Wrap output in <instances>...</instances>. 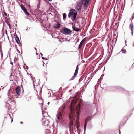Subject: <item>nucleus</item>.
I'll use <instances>...</instances> for the list:
<instances>
[{
  "instance_id": "1",
  "label": "nucleus",
  "mask_w": 134,
  "mask_h": 134,
  "mask_svg": "<svg viewBox=\"0 0 134 134\" xmlns=\"http://www.w3.org/2000/svg\"><path fill=\"white\" fill-rule=\"evenodd\" d=\"M68 102H70V109L71 113L70 114L69 118L71 121L69 124V131L70 130L74 129L75 131L78 130L79 124V115L80 111V104L79 103L78 105L74 107V101L70 98Z\"/></svg>"
},
{
  "instance_id": "2",
  "label": "nucleus",
  "mask_w": 134,
  "mask_h": 134,
  "mask_svg": "<svg viewBox=\"0 0 134 134\" xmlns=\"http://www.w3.org/2000/svg\"><path fill=\"white\" fill-rule=\"evenodd\" d=\"M64 107L62 106L59 108V110L56 115V118L55 119L56 122H58V121L61 120L62 118V115L63 114V110Z\"/></svg>"
},
{
  "instance_id": "3",
  "label": "nucleus",
  "mask_w": 134,
  "mask_h": 134,
  "mask_svg": "<svg viewBox=\"0 0 134 134\" xmlns=\"http://www.w3.org/2000/svg\"><path fill=\"white\" fill-rule=\"evenodd\" d=\"M60 32L63 34L68 35L71 34L72 31L68 28L64 27L60 30Z\"/></svg>"
},
{
  "instance_id": "4",
  "label": "nucleus",
  "mask_w": 134,
  "mask_h": 134,
  "mask_svg": "<svg viewBox=\"0 0 134 134\" xmlns=\"http://www.w3.org/2000/svg\"><path fill=\"white\" fill-rule=\"evenodd\" d=\"M77 14V13H75V10L74 9H71L69 13L68 17L70 18L71 16H73V20H75L76 17V15Z\"/></svg>"
},
{
  "instance_id": "5",
  "label": "nucleus",
  "mask_w": 134,
  "mask_h": 134,
  "mask_svg": "<svg viewBox=\"0 0 134 134\" xmlns=\"http://www.w3.org/2000/svg\"><path fill=\"white\" fill-rule=\"evenodd\" d=\"M90 1L91 0H81L82 4L84 5V9H86L88 7L90 2Z\"/></svg>"
},
{
  "instance_id": "6",
  "label": "nucleus",
  "mask_w": 134,
  "mask_h": 134,
  "mask_svg": "<svg viewBox=\"0 0 134 134\" xmlns=\"http://www.w3.org/2000/svg\"><path fill=\"white\" fill-rule=\"evenodd\" d=\"M82 3L81 1L78 2L75 7L76 10L78 12H80L81 10Z\"/></svg>"
},
{
  "instance_id": "7",
  "label": "nucleus",
  "mask_w": 134,
  "mask_h": 134,
  "mask_svg": "<svg viewBox=\"0 0 134 134\" xmlns=\"http://www.w3.org/2000/svg\"><path fill=\"white\" fill-rule=\"evenodd\" d=\"M32 79L34 82V85L35 90L37 92V89H39L40 88V87L38 85L39 84L38 83H36V82H35L36 80L35 78L32 79Z\"/></svg>"
},
{
  "instance_id": "8",
  "label": "nucleus",
  "mask_w": 134,
  "mask_h": 134,
  "mask_svg": "<svg viewBox=\"0 0 134 134\" xmlns=\"http://www.w3.org/2000/svg\"><path fill=\"white\" fill-rule=\"evenodd\" d=\"M86 40V39L84 38L83 39L81 42L78 47V49L79 51H80V49L82 47L83 44L85 42Z\"/></svg>"
},
{
  "instance_id": "9",
  "label": "nucleus",
  "mask_w": 134,
  "mask_h": 134,
  "mask_svg": "<svg viewBox=\"0 0 134 134\" xmlns=\"http://www.w3.org/2000/svg\"><path fill=\"white\" fill-rule=\"evenodd\" d=\"M21 88L18 86L16 88V94L18 95H20V93L21 91Z\"/></svg>"
},
{
  "instance_id": "10",
  "label": "nucleus",
  "mask_w": 134,
  "mask_h": 134,
  "mask_svg": "<svg viewBox=\"0 0 134 134\" xmlns=\"http://www.w3.org/2000/svg\"><path fill=\"white\" fill-rule=\"evenodd\" d=\"M21 8L22 10L24 12L25 14L28 16L29 15V13L27 11L26 8L23 6L21 7Z\"/></svg>"
},
{
  "instance_id": "11",
  "label": "nucleus",
  "mask_w": 134,
  "mask_h": 134,
  "mask_svg": "<svg viewBox=\"0 0 134 134\" xmlns=\"http://www.w3.org/2000/svg\"><path fill=\"white\" fill-rule=\"evenodd\" d=\"M49 124V121L48 120H45L43 123V125L45 126H48Z\"/></svg>"
},
{
  "instance_id": "12",
  "label": "nucleus",
  "mask_w": 134,
  "mask_h": 134,
  "mask_svg": "<svg viewBox=\"0 0 134 134\" xmlns=\"http://www.w3.org/2000/svg\"><path fill=\"white\" fill-rule=\"evenodd\" d=\"M60 25L59 23L55 24L54 25V27L55 29H58L60 27Z\"/></svg>"
},
{
  "instance_id": "13",
  "label": "nucleus",
  "mask_w": 134,
  "mask_h": 134,
  "mask_svg": "<svg viewBox=\"0 0 134 134\" xmlns=\"http://www.w3.org/2000/svg\"><path fill=\"white\" fill-rule=\"evenodd\" d=\"M10 90H8V97L10 99L12 98V96L11 95L10 93Z\"/></svg>"
},
{
  "instance_id": "14",
  "label": "nucleus",
  "mask_w": 134,
  "mask_h": 134,
  "mask_svg": "<svg viewBox=\"0 0 134 134\" xmlns=\"http://www.w3.org/2000/svg\"><path fill=\"white\" fill-rule=\"evenodd\" d=\"M5 117H4L5 118H7L9 119H11V117L10 116V114H6L5 115Z\"/></svg>"
},
{
  "instance_id": "15",
  "label": "nucleus",
  "mask_w": 134,
  "mask_h": 134,
  "mask_svg": "<svg viewBox=\"0 0 134 134\" xmlns=\"http://www.w3.org/2000/svg\"><path fill=\"white\" fill-rule=\"evenodd\" d=\"M72 28L74 30L76 31H78L80 30V29L77 28L74 26H73Z\"/></svg>"
},
{
  "instance_id": "16",
  "label": "nucleus",
  "mask_w": 134,
  "mask_h": 134,
  "mask_svg": "<svg viewBox=\"0 0 134 134\" xmlns=\"http://www.w3.org/2000/svg\"><path fill=\"white\" fill-rule=\"evenodd\" d=\"M88 118H87L86 120H85V123L84 125V131H85L86 130V125L87 124V122L86 121H87V120L88 119Z\"/></svg>"
},
{
  "instance_id": "17",
  "label": "nucleus",
  "mask_w": 134,
  "mask_h": 134,
  "mask_svg": "<svg viewBox=\"0 0 134 134\" xmlns=\"http://www.w3.org/2000/svg\"><path fill=\"white\" fill-rule=\"evenodd\" d=\"M129 28L131 29V30H133V24H130L129 26Z\"/></svg>"
},
{
  "instance_id": "18",
  "label": "nucleus",
  "mask_w": 134,
  "mask_h": 134,
  "mask_svg": "<svg viewBox=\"0 0 134 134\" xmlns=\"http://www.w3.org/2000/svg\"><path fill=\"white\" fill-rule=\"evenodd\" d=\"M16 41L17 42V43L18 44H19V43H20V42L19 39V38L17 37L16 38H15Z\"/></svg>"
},
{
  "instance_id": "19",
  "label": "nucleus",
  "mask_w": 134,
  "mask_h": 134,
  "mask_svg": "<svg viewBox=\"0 0 134 134\" xmlns=\"http://www.w3.org/2000/svg\"><path fill=\"white\" fill-rule=\"evenodd\" d=\"M66 14L65 13H63V16L64 19H65L66 17Z\"/></svg>"
},
{
  "instance_id": "20",
  "label": "nucleus",
  "mask_w": 134,
  "mask_h": 134,
  "mask_svg": "<svg viewBox=\"0 0 134 134\" xmlns=\"http://www.w3.org/2000/svg\"><path fill=\"white\" fill-rule=\"evenodd\" d=\"M121 51L122 53H125L126 52V50L125 49H122L121 50Z\"/></svg>"
},
{
  "instance_id": "21",
  "label": "nucleus",
  "mask_w": 134,
  "mask_h": 134,
  "mask_svg": "<svg viewBox=\"0 0 134 134\" xmlns=\"http://www.w3.org/2000/svg\"><path fill=\"white\" fill-rule=\"evenodd\" d=\"M77 74L78 72L75 71L74 74V76H76L77 75Z\"/></svg>"
},
{
  "instance_id": "22",
  "label": "nucleus",
  "mask_w": 134,
  "mask_h": 134,
  "mask_svg": "<svg viewBox=\"0 0 134 134\" xmlns=\"http://www.w3.org/2000/svg\"><path fill=\"white\" fill-rule=\"evenodd\" d=\"M78 69H79V68L78 67V66H77L76 68V69L75 71L78 72Z\"/></svg>"
},
{
  "instance_id": "23",
  "label": "nucleus",
  "mask_w": 134,
  "mask_h": 134,
  "mask_svg": "<svg viewBox=\"0 0 134 134\" xmlns=\"http://www.w3.org/2000/svg\"><path fill=\"white\" fill-rule=\"evenodd\" d=\"M75 77V76H74V75L71 78L70 80V81L74 79Z\"/></svg>"
},
{
  "instance_id": "24",
  "label": "nucleus",
  "mask_w": 134,
  "mask_h": 134,
  "mask_svg": "<svg viewBox=\"0 0 134 134\" xmlns=\"http://www.w3.org/2000/svg\"><path fill=\"white\" fill-rule=\"evenodd\" d=\"M10 64L12 65V68H13V63L12 62H11L10 63Z\"/></svg>"
},
{
  "instance_id": "25",
  "label": "nucleus",
  "mask_w": 134,
  "mask_h": 134,
  "mask_svg": "<svg viewBox=\"0 0 134 134\" xmlns=\"http://www.w3.org/2000/svg\"><path fill=\"white\" fill-rule=\"evenodd\" d=\"M65 41H70V40H67V39H65Z\"/></svg>"
},
{
  "instance_id": "26",
  "label": "nucleus",
  "mask_w": 134,
  "mask_h": 134,
  "mask_svg": "<svg viewBox=\"0 0 134 134\" xmlns=\"http://www.w3.org/2000/svg\"><path fill=\"white\" fill-rule=\"evenodd\" d=\"M49 130L48 129H46V132H49Z\"/></svg>"
},
{
  "instance_id": "27",
  "label": "nucleus",
  "mask_w": 134,
  "mask_h": 134,
  "mask_svg": "<svg viewBox=\"0 0 134 134\" xmlns=\"http://www.w3.org/2000/svg\"><path fill=\"white\" fill-rule=\"evenodd\" d=\"M0 52H1V56L2 55V51L0 49Z\"/></svg>"
},
{
  "instance_id": "28",
  "label": "nucleus",
  "mask_w": 134,
  "mask_h": 134,
  "mask_svg": "<svg viewBox=\"0 0 134 134\" xmlns=\"http://www.w3.org/2000/svg\"><path fill=\"white\" fill-rule=\"evenodd\" d=\"M131 34H132V36L133 35V30H131Z\"/></svg>"
},
{
  "instance_id": "29",
  "label": "nucleus",
  "mask_w": 134,
  "mask_h": 134,
  "mask_svg": "<svg viewBox=\"0 0 134 134\" xmlns=\"http://www.w3.org/2000/svg\"><path fill=\"white\" fill-rule=\"evenodd\" d=\"M97 134H103L102 133H98Z\"/></svg>"
},
{
  "instance_id": "30",
  "label": "nucleus",
  "mask_w": 134,
  "mask_h": 134,
  "mask_svg": "<svg viewBox=\"0 0 134 134\" xmlns=\"http://www.w3.org/2000/svg\"><path fill=\"white\" fill-rule=\"evenodd\" d=\"M42 58L43 59H45V58H44L43 57H42Z\"/></svg>"
},
{
  "instance_id": "31",
  "label": "nucleus",
  "mask_w": 134,
  "mask_h": 134,
  "mask_svg": "<svg viewBox=\"0 0 134 134\" xmlns=\"http://www.w3.org/2000/svg\"><path fill=\"white\" fill-rule=\"evenodd\" d=\"M50 104V102H48L47 103V104L48 105H49Z\"/></svg>"
},
{
  "instance_id": "32",
  "label": "nucleus",
  "mask_w": 134,
  "mask_h": 134,
  "mask_svg": "<svg viewBox=\"0 0 134 134\" xmlns=\"http://www.w3.org/2000/svg\"><path fill=\"white\" fill-rule=\"evenodd\" d=\"M40 54H41V56H42L43 55V54L41 53H40Z\"/></svg>"
},
{
  "instance_id": "33",
  "label": "nucleus",
  "mask_w": 134,
  "mask_h": 134,
  "mask_svg": "<svg viewBox=\"0 0 134 134\" xmlns=\"http://www.w3.org/2000/svg\"><path fill=\"white\" fill-rule=\"evenodd\" d=\"M13 121V120L12 119H11V122H12Z\"/></svg>"
},
{
  "instance_id": "34",
  "label": "nucleus",
  "mask_w": 134,
  "mask_h": 134,
  "mask_svg": "<svg viewBox=\"0 0 134 134\" xmlns=\"http://www.w3.org/2000/svg\"><path fill=\"white\" fill-rule=\"evenodd\" d=\"M20 123L21 124H22L23 123V122H20Z\"/></svg>"
},
{
  "instance_id": "35",
  "label": "nucleus",
  "mask_w": 134,
  "mask_h": 134,
  "mask_svg": "<svg viewBox=\"0 0 134 134\" xmlns=\"http://www.w3.org/2000/svg\"><path fill=\"white\" fill-rule=\"evenodd\" d=\"M35 50H37V49H36V48H35Z\"/></svg>"
},
{
  "instance_id": "36",
  "label": "nucleus",
  "mask_w": 134,
  "mask_h": 134,
  "mask_svg": "<svg viewBox=\"0 0 134 134\" xmlns=\"http://www.w3.org/2000/svg\"><path fill=\"white\" fill-rule=\"evenodd\" d=\"M36 55H38V53L36 52Z\"/></svg>"
},
{
  "instance_id": "37",
  "label": "nucleus",
  "mask_w": 134,
  "mask_h": 134,
  "mask_svg": "<svg viewBox=\"0 0 134 134\" xmlns=\"http://www.w3.org/2000/svg\"><path fill=\"white\" fill-rule=\"evenodd\" d=\"M58 99H54V100H57Z\"/></svg>"
},
{
  "instance_id": "38",
  "label": "nucleus",
  "mask_w": 134,
  "mask_h": 134,
  "mask_svg": "<svg viewBox=\"0 0 134 134\" xmlns=\"http://www.w3.org/2000/svg\"><path fill=\"white\" fill-rule=\"evenodd\" d=\"M59 41L62 42L60 40H59Z\"/></svg>"
},
{
  "instance_id": "39",
  "label": "nucleus",
  "mask_w": 134,
  "mask_h": 134,
  "mask_svg": "<svg viewBox=\"0 0 134 134\" xmlns=\"http://www.w3.org/2000/svg\"><path fill=\"white\" fill-rule=\"evenodd\" d=\"M28 30V28H27L26 29V31H27Z\"/></svg>"
},
{
  "instance_id": "40",
  "label": "nucleus",
  "mask_w": 134,
  "mask_h": 134,
  "mask_svg": "<svg viewBox=\"0 0 134 134\" xmlns=\"http://www.w3.org/2000/svg\"><path fill=\"white\" fill-rule=\"evenodd\" d=\"M119 134H120V132L119 130Z\"/></svg>"
},
{
  "instance_id": "41",
  "label": "nucleus",
  "mask_w": 134,
  "mask_h": 134,
  "mask_svg": "<svg viewBox=\"0 0 134 134\" xmlns=\"http://www.w3.org/2000/svg\"><path fill=\"white\" fill-rule=\"evenodd\" d=\"M28 69V67H27V69Z\"/></svg>"
},
{
  "instance_id": "42",
  "label": "nucleus",
  "mask_w": 134,
  "mask_h": 134,
  "mask_svg": "<svg viewBox=\"0 0 134 134\" xmlns=\"http://www.w3.org/2000/svg\"><path fill=\"white\" fill-rule=\"evenodd\" d=\"M111 88H113V87H111Z\"/></svg>"
},
{
  "instance_id": "43",
  "label": "nucleus",
  "mask_w": 134,
  "mask_h": 134,
  "mask_svg": "<svg viewBox=\"0 0 134 134\" xmlns=\"http://www.w3.org/2000/svg\"><path fill=\"white\" fill-rule=\"evenodd\" d=\"M19 74H20V73H19Z\"/></svg>"
},
{
  "instance_id": "44",
  "label": "nucleus",
  "mask_w": 134,
  "mask_h": 134,
  "mask_svg": "<svg viewBox=\"0 0 134 134\" xmlns=\"http://www.w3.org/2000/svg\"><path fill=\"white\" fill-rule=\"evenodd\" d=\"M46 134H47V133H46Z\"/></svg>"
}]
</instances>
